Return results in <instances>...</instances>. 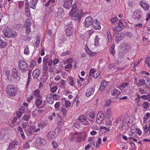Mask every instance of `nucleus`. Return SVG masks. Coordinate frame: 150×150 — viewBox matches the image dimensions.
<instances>
[{
  "label": "nucleus",
  "instance_id": "nucleus-1",
  "mask_svg": "<svg viewBox=\"0 0 150 150\" xmlns=\"http://www.w3.org/2000/svg\"><path fill=\"white\" fill-rule=\"evenodd\" d=\"M132 17L136 22H141L143 20L144 18L143 13L140 8L135 10L133 13Z\"/></svg>",
  "mask_w": 150,
  "mask_h": 150
},
{
  "label": "nucleus",
  "instance_id": "nucleus-2",
  "mask_svg": "<svg viewBox=\"0 0 150 150\" xmlns=\"http://www.w3.org/2000/svg\"><path fill=\"white\" fill-rule=\"evenodd\" d=\"M6 90L8 95L11 96H15L17 93V90L15 86L13 85H9L6 88Z\"/></svg>",
  "mask_w": 150,
  "mask_h": 150
},
{
  "label": "nucleus",
  "instance_id": "nucleus-3",
  "mask_svg": "<svg viewBox=\"0 0 150 150\" xmlns=\"http://www.w3.org/2000/svg\"><path fill=\"white\" fill-rule=\"evenodd\" d=\"M18 68L22 72H25L28 68V65L27 63L23 60L19 62Z\"/></svg>",
  "mask_w": 150,
  "mask_h": 150
},
{
  "label": "nucleus",
  "instance_id": "nucleus-4",
  "mask_svg": "<svg viewBox=\"0 0 150 150\" xmlns=\"http://www.w3.org/2000/svg\"><path fill=\"white\" fill-rule=\"evenodd\" d=\"M66 33L67 37L71 36L73 33L74 28L72 24H69L66 25L64 26Z\"/></svg>",
  "mask_w": 150,
  "mask_h": 150
},
{
  "label": "nucleus",
  "instance_id": "nucleus-5",
  "mask_svg": "<svg viewBox=\"0 0 150 150\" xmlns=\"http://www.w3.org/2000/svg\"><path fill=\"white\" fill-rule=\"evenodd\" d=\"M38 0H31L29 3L28 2V0L25 1V7H29L35 9L36 8V5L37 3Z\"/></svg>",
  "mask_w": 150,
  "mask_h": 150
},
{
  "label": "nucleus",
  "instance_id": "nucleus-6",
  "mask_svg": "<svg viewBox=\"0 0 150 150\" xmlns=\"http://www.w3.org/2000/svg\"><path fill=\"white\" fill-rule=\"evenodd\" d=\"M42 98L41 96L36 97L35 103L36 107L38 108H44L45 106V104H43L41 106H40L42 104Z\"/></svg>",
  "mask_w": 150,
  "mask_h": 150
},
{
  "label": "nucleus",
  "instance_id": "nucleus-7",
  "mask_svg": "<svg viewBox=\"0 0 150 150\" xmlns=\"http://www.w3.org/2000/svg\"><path fill=\"white\" fill-rule=\"evenodd\" d=\"M4 36L6 37H13L15 36L13 31L10 28H8L6 30H4L2 31Z\"/></svg>",
  "mask_w": 150,
  "mask_h": 150
},
{
  "label": "nucleus",
  "instance_id": "nucleus-8",
  "mask_svg": "<svg viewBox=\"0 0 150 150\" xmlns=\"http://www.w3.org/2000/svg\"><path fill=\"white\" fill-rule=\"evenodd\" d=\"M31 25L30 20L29 19H26L24 24V26L25 27L27 33H29L33 31L31 26Z\"/></svg>",
  "mask_w": 150,
  "mask_h": 150
},
{
  "label": "nucleus",
  "instance_id": "nucleus-9",
  "mask_svg": "<svg viewBox=\"0 0 150 150\" xmlns=\"http://www.w3.org/2000/svg\"><path fill=\"white\" fill-rule=\"evenodd\" d=\"M146 79L145 78L142 79L140 78H134V80L136 82V84L138 87H140L144 85L145 83Z\"/></svg>",
  "mask_w": 150,
  "mask_h": 150
},
{
  "label": "nucleus",
  "instance_id": "nucleus-10",
  "mask_svg": "<svg viewBox=\"0 0 150 150\" xmlns=\"http://www.w3.org/2000/svg\"><path fill=\"white\" fill-rule=\"evenodd\" d=\"M104 118V113L102 111L98 112L97 115L96 122L97 124H100L101 123Z\"/></svg>",
  "mask_w": 150,
  "mask_h": 150
},
{
  "label": "nucleus",
  "instance_id": "nucleus-11",
  "mask_svg": "<svg viewBox=\"0 0 150 150\" xmlns=\"http://www.w3.org/2000/svg\"><path fill=\"white\" fill-rule=\"evenodd\" d=\"M92 18L90 16H88L85 19V21L83 22L84 25L88 27L89 26L91 25L92 23Z\"/></svg>",
  "mask_w": 150,
  "mask_h": 150
},
{
  "label": "nucleus",
  "instance_id": "nucleus-12",
  "mask_svg": "<svg viewBox=\"0 0 150 150\" xmlns=\"http://www.w3.org/2000/svg\"><path fill=\"white\" fill-rule=\"evenodd\" d=\"M72 0H65L64 7L67 9H69L72 6Z\"/></svg>",
  "mask_w": 150,
  "mask_h": 150
},
{
  "label": "nucleus",
  "instance_id": "nucleus-13",
  "mask_svg": "<svg viewBox=\"0 0 150 150\" xmlns=\"http://www.w3.org/2000/svg\"><path fill=\"white\" fill-rule=\"evenodd\" d=\"M83 14V12L81 11L79 13H75L73 15V19L75 21H77L78 22H79V21L81 18V16Z\"/></svg>",
  "mask_w": 150,
  "mask_h": 150
},
{
  "label": "nucleus",
  "instance_id": "nucleus-14",
  "mask_svg": "<svg viewBox=\"0 0 150 150\" xmlns=\"http://www.w3.org/2000/svg\"><path fill=\"white\" fill-rule=\"evenodd\" d=\"M18 144V142L17 140H14L9 144L8 147V149L11 150L16 148V146H17Z\"/></svg>",
  "mask_w": 150,
  "mask_h": 150
},
{
  "label": "nucleus",
  "instance_id": "nucleus-15",
  "mask_svg": "<svg viewBox=\"0 0 150 150\" xmlns=\"http://www.w3.org/2000/svg\"><path fill=\"white\" fill-rule=\"evenodd\" d=\"M92 25L96 30H100L101 29V26L100 22L96 19L93 22Z\"/></svg>",
  "mask_w": 150,
  "mask_h": 150
},
{
  "label": "nucleus",
  "instance_id": "nucleus-16",
  "mask_svg": "<svg viewBox=\"0 0 150 150\" xmlns=\"http://www.w3.org/2000/svg\"><path fill=\"white\" fill-rule=\"evenodd\" d=\"M35 141L37 144L40 145H45L46 143V140L40 137H37Z\"/></svg>",
  "mask_w": 150,
  "mask_h": 150
},
{
  "label": "nucleus",
  "instance_id": "nucleus-17",
  "mask_svg": "<svg viewBox=\"0 0 150 150\" xmlns=\"http://www.w3.org/2000/svg\"><path fill=\"white\" fill-rule=\"evenodd\" d=\"M95 88H88L86 91V95L87 97H89L93 95L94 92Z\"/></svg>",
  "mask_w": 150,
  "mask_h": 150
},
{
  "label": "nucleus",
  "instance_id": "nucleus-18",
  "mask_svg": "<svg viewBox=\"0 0 150 150\" xmlns=\"http://www.w3.org/2000/svg\"><path fill=\"white\" fill-rule=\"evenodd\" d=\"M140 4L145 11H149L150 8V6L149 4L146 3L144 2L143 1H141L140 2Z\"/></svg>",
  "mask_w": 150,
  "mask_h": 150
},
{
  "label": "nucleus",
  "instance_id": "nucleus-19",
  "mask_svg": "<svg viewBox=\"0 0 150 150\" xmlns=\"http://www.w3.org/2000/svg\"><path fill=\"white\" fill-rule=\"evenodd\" d=\"M40 74V71L39 69H36L34 70L32 74L33 77L35 79L37 78Z\"/></svg>",
  "mask_w": 150,
  "mask_h": 150
},
{
  "label": "nucleus",
  "instance_id": "nucleus-20",
  "mask_svg": "<svg viewBox=\"0 0 150 150\" xmlns=\"http://www.w3.org/2000/svg\"><path fill=\"white\" fill-rule=\"evenodd\" d=\"M57 136L55 132L51 131L48 133L47 135V137L50 139H53L56 138Z\"/></svg>",
  "mask_w": 150,
  "mask_h": 150
},
{
  "label": "nucleus",
  "instance_id": "nucleus-21",
  "mask_svg": "<svg viewBox=\"0 0 150 150\" xmlns=\"http://www.w3.org/2000/svg\"><path fill=\"white\" fill-rule=\"evenodd\" d=\"M1 36H0V47L3 48L6 47L7 45V42L4 41Z\"/></svg>",
  "mask_w": 150,
  "mask_h": 150
},
{
  "label": "nucleus",
  "instance_id": "nucleus-22",
  "mask_svg": "<svg viewBox=\"0 0 150 150\" xmlns=\"http://www.w3.org/2000/svg\"><path fill=\"white\" fill-rule=\"evenodd\" d=\"M85 49L87 53L91 56L93 57L94 56L95 54H96V52L94 53L91 51L89 49L87 45H86Z\"/></svg>",
  "mask_w": 150,
  "mask_h": 150
},
{
  "label": "nucleus",
  "instance_id": "nucleus-23",
  "mask_svg": "<svg viewBox=\"0 0 150 150\" xmlns=\"http://www.w3.org/2000/svg\"><path fill=\"white\" fill-rule=\"evenodd\" d=\"M56 12L57 13V15L58 16H62L64 14V12L63 9L61 7L58 8H57Z\"/></svg>",
  "mask_w": 150,
  "mask_h": 150
},
{
  "label": "nucleus",
  "instance_id": "nucleus-24",
  "mask_svg": "<svg viewBox=\"0 0 150 150\" xmlns=\"http://www.w3.org/2000/svg\"><path fill=\"white\" fill-rule=\"evenodd\" d=\"M12 75L13 77L15 79H17L19 76L18 74V72L16 69V68H14L12 70Z\"/></svg>",
  "mask_w": 150,
  "mask_h": 150
},
{
  "label": "nucleus",
  "instance_id": "nucleus-25",
  "mask_svg": "<svg viewBox=\"0 0 150 150\" xmlns=\"http://www.w3.org/2000/svg\"><path fill=\"white\" fill-rule=\"evenodd\" d=\"M47 125V123L44 121H41L38 125V127L42 129L46 127Z\"/></svg>",
  "mask_w": 150,
  "mask_h": 150
},
{
  "label": "nucleus",
  "instance_id": "nucleus-26",
  "mask_svg": "<svg viewBox=\"0 0 150 150\" xmlns=\"http://www.w3.org/2000/svg\"><path fill=\"white\" fill-rule=\"evenodd\" d=\"M6 135V131L4 129H2L0 130V139H3L4 138L5 136Z\"/></svg>",
  "mask_w": 150,
  "mask_h": 150
},
{
  "label": "nucleus",
  "instance_id": "nucleus-27",
  "mask_svg": "<svg viewBox=\"0 0 150 150\" xmlns=\"http://www.w3.org/2000/svg\"><path fill=\"white\" fill-rule=\"evenodd\" d=\"M25 16L28 17L30 18L31 16L30 8L27 7H25Z\"/></svg>",
  "mask_w": 150,
  "mask_h": 150
},
{
  "label": "nucleus",
  "instance_id": "nucleus-28",
  "mask_svg": "<svg viewBox=\"0 0 150 150\" xmlns=\"http://www.w3.org/2000/svg\"><path fill=\"white\" fill-rule=\"evenodd\" d=\"M137 96L138 97L135 99V100H138V103L139 102V100H140L141 98L146 100H147L148 98H147V96L146 95H143L141 96H139V95H137Z\"/></svg>",
  "mask_w": 150,
  "mask_h": 150
},
{
  "label": "nucleus",
  "instance_id": "nucleus-29",
  "mask_svg": "<svg viewBox=\"0 0 150 150\" xmlns=\"http://www.w3.org/2000/svg\"><path fill=\"white\" fill-rule=\"evenodd\" d=\"M123 38V35L122 33L118 34L117 35L115 39V41L117 42H119Z\"/></svg>",
  "mask_w": 150,
  "mask_h": 150
},
{
  "label": "nucleus",
  "instance_id": "nucleus-30",
  "mask_svg": "<svg viewBox=\"0 0 150 150\" xmlns=\"http://www.w3.org/2000/svg\"><path fill=\"white\" fill-rule=\"evenodd\" d=\"M115 46L114 45H112L109 49L110 53L112 56L115 55V52L114 50Z\"/></svg>",
  "mask_w": 150,
  "mask_h": 150
},
{
  "label": "nucleus",
  "instance_id": "nucleus-31",
  "mask_svg": "<svg viewBox=\"0 0 150 150\" xmlns=\"http://www.w3.org/2000/svg\"><path fill=\"white\" fill-rule=\"evenodd\" d=\"M18 130L20 132L23 138L24 139L25 138V137L24 134V133L23 131L22 128L21 127H19L18 129Z\"/></svg>",
  "mask_w": 150,
  "mask_h": 150
},
{
  "label": "nucleus",
  "instance_id": "nucleus-32",
  "mask_svg": "<svg viewBox=\"0 0 150 150\" xmlns=\"http://www.w3.org/2000/svg\"><path fill=\"white\" fill-rule=\"evenodd\" d=\"M36 41L35 43V47L37 48L39 47V45L40 42V38L39 37H37L36 38Z\"/></svg>",
  "mask_w": 150,
  "mask_h": 150
},
{
  "label": "nucleus",
  "instance_id": "nucleus-33",
  "mask_svg": "<svg viewBox=\"0 0 150 150\" xmlns=\"http://www.w3.org/2000/svg\"><path fill=\"white\" fill-rule=\"evenodd\" d=\"M88 141L90 142V146L92 148H94L95 146V142L91 138H90L88 139Z\"/></svg>",
  "mask_w": 150,
  "mask_h": 150
},
{
  "label": "nucleus",
  "instance_id": "nucleus-34",
  "mask_svg": "<svg viewBox=\"0 0 150 150\" xmlns=\"http://www.w3.org/2000/svg\"><path fill=\"white\" fill-rule=\"evenodd\" d=\"M55 2V0H49L46 3L45 6L46 7L49 6L50 4H52Z\"/></svg>",
  "mask_w": 150,
  "mask_h": 150
},
{
  "label": "nucleus",
  "instance_id": "nucleus-35",
  "mask_svg": "<svg viewBox=\"0 0 150 150\" xmlns=\"http://www.w3.org/2000/svg\"><path fill=\"white\" fill-rule=\"evenodd\" d=\"M121 93V92L120 90L115 89L113 90L112 94L114 96H118Z\"/></svg>",
  "mask_w": 150,
  "mask_h": 150
},
{
  "label": "nucleus",
  "instance_id": "nucleus-36",
  "mask_svg": "<svg viewBox=\"0 0 150 150\" xmlns=\"http://www.w3.org/2000/svg\"><path fill=\"white\" fill-rule=\"evenodd\" d=\"M99 38L97 35L96 36L95 39L94 45L95 46L98 47L99 45Z\"/></svg>",
  "mask_w": 150,
  "mask_h": 150
},
{
  "label": "nucleus",
  "instance_id": "nucleus-37",
  "mask_svg": "<svg viewBox=\"0 0 150 150\" xmlns=\"http://www.w3.org/2000/svg\"><path fill=\"white\" fill-rule=\"evenodd\" d=\"M101 139L100 137L98 138L97 142L96 143V148H98L99 147V144H101Z\"/></svg>",
  "mask_w": 150,
  "mask_h": 150
},
{
  "label": "nucleus",
  "instance_id": "nucleus-38",
  "mask_svg": "<svg viewBox=\"0 0 150 150\" xmlns=\"http://www.w3.org/2000/svg\"><path fill=\"white\" fill-rule=\"evenodd\" d=\"M49 60V55H46L43 59V62L44 64H46L48 62Z\"/></svg>",
  "mask_w": 150,
  "mask_h": 150
},
{
  "label": "nucleus",
  "instance_id": "nucleus-39",
  "mask_svg": "<svg viewBox=\"0 0 150 150\" xmlns=\"http://www.w3.org/2000/svg\"><path fill=\"white\" fill-rule=\"evenodd\" d=\"M86 118L85 115H80L78 118V120L81 122H82L86 120Z\"/></svg>",
  "mask_w": 150,
  "mask_h": 150
},
{
  "label": "nucleus",
  "instance_id": "nucleus-40",
  "mask_svg": "<svg viewBox=\"0 0 150 150\" xmlns=\"http://www.w3.org/2000/svg\"><path fill=\"white\" fill-rule=\"evenodd\" d=\"M112 111L111 109L108 108V109L106 112V117H110L111 116Z\"/></svg>",
  "mask_w": 150,
  "mask_h": 150
},
{
  "label": "nucleus",
  "instance_id": "nucleus-41",
  "mask_svg": "<svg viewBox=\"0 0 150 150\" xmlns=\"http://www.w3.org/2000/svg\"><path fill=\"white\" fill-rule=\"evenodd\" d=\"M138 91L142 94H146L147 92L146 90L143 89L142 88H139L138 89Z\"/></svg>",
  "mask_w": 150,
  "mask_h": 150
},
{
  "label": "nucleus",
  "instance_id": "nucleus-42",
  "mask_svg": "<svg viewBox=\"0 0 150 150\" xmlns=\"http://www.w3.org/2000/svg\"><path fill=\"white\" fill-rule=\"evenodd\" d=\"M33 94L36 96V97H39L41 96L40 95V90L38 89H36L33 92Z\"/></svg>",
  "mask_w": 150,
  "mask_h": 150
},
{
  "label": "nucleus",
  "instance_id": "nucleus-43",
  "mask_svg": "<svg viewBox=\"0 0 150 150\" xmlns=\"http://www.w3.org/2000/svg\"><path fill=\"white\" fill-rule=\"evenodd\" d=\"M149 104L148 101H145L142 104L143 107L144 109H146L149 107Z\"/></svg>",
  "mask_w": 150,
  "mask_h": 150
},
{
  "label": "nucleus",
  "instance_id": "nucleus-44",
  "mask_svg": "<svg viewBox=\"0 0 150 150\" xmlns=\"http://www.w3.org/2000/svg\"><path fill=\"white\" fill-rule=\"evenodd\" d=\"M30 51L29 47L28 46H27L25 48L24 50V53L26 55H28L29 54Z\"/></svg>",
  "mask_w": 150,
  "mask_h": 150
},
{
  "label": "nucleus",
  "instance_id": "nucleus-45",
  "mask_svg": "<svg viewBox=\"0 0 150 150\" xmlns=\"http://www.w3.org/2000/svg\"><path fill=\"white\" fill-rule=\"evenodd\" d=\"M69 83L71 86H74V81L73 79L71 78H69L68 79Z\"/></svg>",
  "mask_w": 150,
  "mask_h": 150
},
{
  "label": "nucleus",
  "instance_id": "nucleus-46",
  "mask_svg": "<svg viewBox=\"0 0 150 150\" xmlns=\"http://www.w3.org/2000/svg\"><path fill=\"white\" fill-rule=\"evenodd\" d=\"M79 133H77V132H75L73 134V136H72L71 138V140L74 141L76 140V138L78 137V134Z\"/></svg>",
  "mask_w": 150,
  "mask_h": 150
},
{
  "label": "nucleus",
  "instance_id": "nucleus-47",
  "mask_svg": "<svg viewBox=\"0 0 150 150\" xmlns=\"http://www.w3.org/2000/svg\"><path fill=\"white\" fill-rule=\"evenodd\" d=\"M73 127L76 129H79L80 127V125L79 122H75L74 124Z\"/></svg>",
  "mask_w": 150,
  "mask_h": 150
},
{
  "label": "nucleus",
  "instance_id": "nucleus-48",
  "mask_svg": "<svg viewBox=\"0 0 150 150\" xmlns=\"http://www.w3.org/2000/svg\"><path fill=\"white\" fill-rule=\"evenodd\" d=\"M47 100L48 102L50 104H52L54 101V99L51 96V97L48 98Z\"/></svg>",
  "mask_w": 150,
  "mask_h": 150
},
{
  "label": "nucleus",
  "instance_id": "nucleus-49",
  "mask_svg": "<svg viewBox=\"0 0 150 150\" xmlns=\"http://www.w3.org/2000/svg\"><path fill=\"white\" fill-rule=\"evenodd\" d=\"M122 26H121L118 25L115 27V28H114V29L116 30L117 31H120L122 30Z\"/></svg>",
  "mask_w": 150,
  "mask_h": 150
},
{
  "label": "nucleus",
  "instance_id": "nucleus-50",
  "mask_svg": "<svg viewBox=\"0 0 150 150\" xmlns=\"http://www.w3.org/2000/svg\"><path fill=\"white\" fill-rule=\"evenodd\" d=\"M52 144L54 149H57L58 146V145L56 142L53 141L52 143Z\"/></svg>",
  "mask_w": 150,
  "mask_h": 150
},
{
  "label": "nucleus",
  "instance_id": "nucleus-51",
  "mask_svg": "<svg viewBox=\"0 0 150 150\" xmlns=\"http://www.w3.org/2000/svg\"><path fill=\"white\" fill-rule=\"evenodd\" d=\"M81 136L80 133L78 134V137L76 139V141L78 142H80L81 140Z\"/></svg>",
  "mask_w": 150,
  "mask_h": 150
},
{
  "label": "nucleus",
  "instance_id": "nucleus-52",
  "mask_svg": "<svg viewBox=\"0 0 150 150\" xmlns=\"http://www.w3.org/2000/svg\"><path fill=\"white\" fill-rule=\"evenodd\" d=\"M52 97L55 99L56 100H58L59 99V96L56 94H53L51 95Z\"/></svg>",
  "mask_w": 150,
  "mask_h": 150
},
{
  "label": "nucleus",
  "instance_id": "nucleus-53",
  "mask_svg": "<svg viewBox=\"0 0 150 150\" xmlns=\"http://www.w3.org/2000/svg\"><path fill=\"white\" fill-rule=\"evenodd\" d=\"M145 63L147 64L148 66H150V57L146 58Z\"/></svg>",
  "mask_w": 150,
  "mask_h": 150
},
{
  "label": "nucleus",
  "instance_id": "nucleus-54",
  "mask_svg": "<svg viewBox=\"0 0 150 150\" xmlns=\"http://www.w3.org/2000/svg\"><path fill=\"white\" fill-rule=\"evenodd\" d=\"M129 85V84L127 83L124 82L123 83L121 84L120 86L121 87L124 88L128 86Z\"/></svg>",
  "mask_w": 150,
  "mask_h": 150
},
{
  "label": "nucleus",
  "instance_id": "nucleus-55",
  "mask_svg": "<svg viewBox=\"0 0 150 150\" xmlns=\"http://www.w3.org/2000/svg\"><path fill=\"white\" fill-rule=\"evenodd\" d=\"M108 33L107 38L108 39V42H111V41H112L111 36L110 33L109 32H108V33Z\"/></svg>",
  "mask_w": 150,
  "mask_h": 150
},
{
  "label": "nucleus",
  "instance_id": "nucleus-56",
  "mask_svg": "<svg viewBox=\"0 0 150 150\" xmlns=\"http://www.w3.org/2000/svg\"><path fill=\"white\" fill-rule=\"evenodd\" d=\"M95 73H96V71H95L93 69H91L90 71L89 76H91L92 75L93 76V74Z\"/></svg>",
  "mask_w": 150,
  "mask_h": 150
},
{
  "label": "nucleus",
  "instance_id": "nucleus-57",
  "mask_svg": "<svg viewBox=\"0 0 150 150\" xmlns=\"http://www.w3.org/2000/svg\"><path fill=\"white\" fill-rule=\"evenodd\" d=\"M28 122H23L22 124V127H23L24 129H25L27 126H28Z\"/></svg>",
  "mask_w": 150,
  "mask_h": 150
},
{
  "label": "nucleus",
  "instance_id": "nucleus-58",
  "mask_svg": "<svg viewBox=\"0 0 150 150\" xmlns=\"http://www.w3.org/2000/svg\"><path fill=\"white\" fill-rule=\"evenodd\" d=\"M89 115L90 117L92 119L94 118L95 117V113L93 111H92L89 113Z\"/></svg>",
  "mask_w": 150,
  "mask_h": 150
},
{
  "label": "nucleus",
  "instance_id": "nucleus-59",
  "mask_svg": "<svg viewBox=\"0 0 150 150\" xmlns=\"http://www.w3.org/2000/svg\"><path fill=\"white\" fill-rule=\"evenodd\" d=\"M82 124L85 125H89L90 124V123L89 122L86 120V119L85 121H84L83 122H82Z\"/></svg>",
  "mask_w": 150,
  "mask_h": 150
},
{
  "label": "nucleus",
  "instance_id": "nucleus-60",
  "mask_svg": "<svg viewBox=\"0 0 150 150\" xmlns=\"http://www.w3.org/2000/svg\"><path fill=\"white\" fill-rule=\"evenodd\" d=\"M108 82L105 81H103L101 83V86L104 87H105L107 85Z\"/></svg>",
  "mask_w": 150,
  "mask_h": 150
},
{
  "label": "nucleus",
  "instance_id": "nucleus-61",
  "mask_svg": "<svg viewBox=\"0 0 150 150\" xmlns=\"http://www.w3.org/2000/svg\"><path fill=\"white\" fill-rule=\"evenodd\" d=\"M57 89V88L56 86H54L51 88V91L53 93H54L56 91Z\"/></svg>",
  "mask_w": 150,
  "mask_h": 150
},
{
  "label": "nucleus",
  "instance_id": "nucleus-62",
  "mask_svg": "<svg viewBox=\"0 0 150 150\" xmlns=\"http://www.w3.org/2000/svg\"><path fill=\"white\" fill-rule=\"evenodd\" d=\"M142 26V24L141 23H138L137 24H135L134 25V27H135L137 28H140V27H141Z\"/></svg>",
  "mask_w": 150,
  "mask_h": 150
},
{
  "label": "nucleus",
  "instance_id": "nucleus-63",
  "mask_svg": "<svg viewBox=\"0 0 150 150\" xmlns=\"http://www.w3.org/2000/svg\"><path fill=\"white\" fill-rule=\"evenodd\" d=\"M146 86L148 88L150 89V80L147 79L146 80Z\"/></svg>",
  "mask_w": 150,
  "mask_h": 150
},
{
  "label": "nucleus",
  "instance_id": "nucleus-64",
  "mask_svg": "<svg viewBox=\"0 0 150 150\" xmlns=\"http://www.w3.org/2000/svg\"><path fill=\"white\" fill-rule=\"evenodd\" d=\"M23 119L25 121H28L30 118V117L26 115H24L23 117Z\"/></svg>",
  "mask_w": 150,
  "mask_h": 150
}]
</instances>
